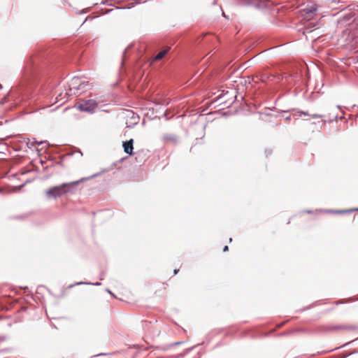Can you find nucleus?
<instances>
[{"mask_svg":"<svg viewBox=\"0 0 358 358\" xmlns=\"http://www.w3.org/2000/svg\"><path fill=\"white\" fill-rule=\"evenodd\" d=\"M259 77L260 81L265 83L267 80H270L271 78H273L274 76L271 73H268V72H264L261 73Z\"/></svg>","mask_w":358,"mask_h":358,"instance_id":"39448f33","label":"nucleus"},{"mask_svg":"<svg viewBox=\"0 0 358 358\" xmlns=\"http://www.w3.org/2000/svg\"><path fill=\"white\" fill-rule=\"evenodd\" d=\"M228 250H229V248H228V246H227V245H225V246L224 247V248H223V251H224V252H227V251H228Z\"/></svg>","mask_w":358,"mask_h":358,"instance_id":"1a4fd4ad","label":"nucleus"},{"mask_svg":"<svg viewBox=\"0 0 358 358\" xmlns=\"http://www.w3.org/2000/svg\"><path fill=\"white\" fill-rule=\"evenodd\" d=\"M357 210H358V208H357Z\"/></svg>","mask_w":358,"mask_h":358,"instance_id":"9b49d317","label":"nucleus"},{"mask_svg":"<svg viewBox=\"0 0 358 358\" xmlns=\"http://www.w3.org/2000/svg\"><path fill=\"white\" fill-rule=\"evenodd\" d=\"M84 180V178H82L79 180L66 182L59 185L52 187L45 191V195L48 199H56L60 197L69 192L73 187L78 185L81 181Z\"/></svg>","mask_w":358,"mask_h":358,"instance_id":"f257e3e1","label":"nucleus"},{"mask_svg":"<svg viewBox=\"0 0 358 358\" xmlns=\"http://www.w3.org/2000/svg\"><path fill=\"white\" fill-rule=\"evenodd\" d=\"M317 6L315 5H313V6H311L310 8H306L305 10L306 11V17L308 19V20H310L313 17V14L317 11Z\"/></svg>","mask_w":358,"mask_h":358,"instance_id":"20e7f679","label":"nucleus"},{"mask_svg":"<svg viewBox=\"0 0 358 358\" xmlns=\"http://www.w3.org/2000/svg\"><path fill=\"white\" fill-rule=\"evenodd\" d=\"M170 48H166L165 50L160 51L155 57L154 61L161 60L167 54Z\"/></svg>","mask_w":358,"mask_h":358,"instance_id":"423d86ee","label":"nucleus"},{"mask_svg":"<svg viewBox=\"0 0 358 358\" xmlns=\"http://www.w3.org/2000/svg\"><path fill=\"white\" fill-rule=\"evenodd\" d=\"M122 146L124 148V151L129 155H133V150H134V140L130 139L129 141H124L122 143Z\"/></svg>","mask_w":358,"mask_h":358,"instance_id":"7ed1b4c3","label":"nucleus"},{"mask_svg":"<svg viewBox=\"0 0 358 358\" xmlns=\"http://www.w3.org/2000/svg\"><path fill=\"white\" fill-rule=\"evenodd\" d=\"M312 117H313V118H317V117H323V115H317V114H314V115H312Z\"/></svg>","mask_w":358,"mask_h":358,"instance_id":"6e6552de","label":"nucleus"},{"mask_svg":"<svg viewBox=\"0 0 358 358\" xmlns=\"http://www.w3.org/2000/svg\"><path fill=\"white\" fill-rule=\"evenodd\" d=\"M76 106L78 109H79L81 111L85 112H93L96 107L98 106V103L94 100H86V101H78Z\"/></svg>","mask_w":358,"mask_h":358,"instance_id":"f03ea898","label":"nucleus"},{"mask_svg":"<svg viewBox=\"0 0 358 358\" xmlns=\"http://www.w3.org/2000/svg\"><path fill=\"white\" fill-rule=\"evenodd\" d=\"M178 271H179V269H175V270L173 271V274H174V275H176V274L178 273Z\"/></svg>","mask_w":358,"mask_h":358,"instance_id":"9d476101","label":"nucleus"},{"mask_svg":"<svg viewBox=\"0 0 358 358\" xmlns=\"http://www.w3.org/2000/svg\"><path fill=\"white\" fill-rule=\"evenodd\" d=\"M167 286H168V285H167V284H166V283H162V284L161 285L160 288H159L158 290H157V291L155 292V294H158V295H160V294H162V292H163V291L166 290V289Z\"/></svg>","mask_w":358,"mask_h":358,"instance_id":"0eeeda50","label":"nucleus"}]
</instances>
